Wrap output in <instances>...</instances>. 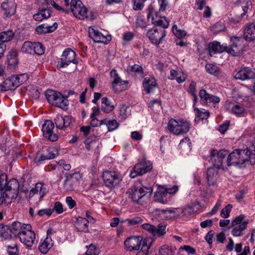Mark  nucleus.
Here are the masks:
<instances>
[{"label":"nucleus","mask_w":255,"mask_h":255,"mask_svg":"<svg viewBox=\"0 0 255 255\" xmlns=\"http://www.w3.org/2000/svg\"><path fill=\"white\" fill-rule=\"evenodd\" d=\"M173 250L166 245L161 247L159 250V255H173Z\"/></svg>","instance_id":"obj_58"},{"label":"nucleus","mask_w":255,"mask_h":255,"mask_svg":"<svg viewBox=\"0 0 255 255\" xmlns=\"http://www.w3.org/2000/svg\"><path fill=\"white\" fill-rule=\"evenodd\" d=\"M206 70L210 74L218 76L219 74V69L217 66L212 63H207L205 66Z\"/></svg>","instance_id":"obj_49"},{"label":"nucleus","mask_w":255,"mask_h":255,"mask_svg":"<svg viewBox=\"0 0 255 255\" xmlns=\"http://www.w3.org/2000/svg\"><path fill=\"white\" fill-rule=\"evenodd\" d=\"M152 168V164L150 161L143 159L134 165L129 176L131 178H133L138 175H142L150 171Z\"/></svg>","instance_id":"obj_14"},{"label":"nucleus","mask_w":255,"mask_h":255,"mask_svg":"<svg viewBox=\"0 0 255 255\" xmlns=\"http://www.w3.org/2000/svg\"><path fill=\"white\" fill-rule=\"evenodd\" d=\"M65 176L66 179L63 184L64 189L66 191H73L81 178L80 173L77 172L72 173H66Z\"/></svg>","instance_id":"obj_15"},{"label":"nucleus","mask_w":255,"mask_h":255,"mask_svg":"<svg viewBox=\"0 0 255 255\" xmlns=\"http://www.w3.org/2000/svg\"><path fill=\"white\" fill-rule=\"evenodd\" d=\"M240 2L242 4V7L244 11V12L241 14L243 17L248 12V10L252 8V3L250 0H240Z\"/></svg>","instance_id":"obj_54"},{"label":"nucleus","mask_w":255,"mask_h":255,"mask_svg":"<svg viewBox=\"0 0 255 255\" xmlns=\"http://www.w3.org/2000/svg\"><path fill=\"white\" fill-rule=\"evenodd\" d=\"M230 125V121L226 120L222 124L219 126L218 130L221 133L224 134L229 129Z\"/></svg>","instance_id":"obj_64"},{"label":"nucleus","mask_w":255,"mask_h":255,"mask_svg":"<svg viewBox=\"0 0 255 255\" xmlns=\"http://www.w3.org/2000/svg\"><path fill=\"white\" fill-rule=\"evenodd\" d=\"M51 7H39L37 13L33 15V18L37 21H41L51 15Z\"/></svg>","instance_id":"obj_27"},{"label":"nucleus","mask_w":255,"mask_h":255,"mask_svg":"<svg viewBox=\"0 0 255 255\" xmlns=\"http://www.w3.org/2000/svg\"><path fill=\"white\" fill-rule=\"evenodd\" d=\"M54 128V124L50 120H46L42 125L43 136L52 142L56 141L58 139V134L53 132Z\"/></svg>","instance_id":"obj_18"},{"label":"nucleus","mask_w":255,"mask_h":255,"mask_svg":"<svg viewBox=\"0 0 255 255\" xmlns=\"http://www.w3.org/2000/svg\"><path fill=\"white\" fill-rule=\"evenodd\" d=\"M130 71L138 74L141 79H143L145 74L143 68L139 65L134 64L130 66Z\"/></svg>","instance_id":"obj_52"},{"label":"nucleus","mask_w":255,"mask_h":255,"mask_svg":"<svg viewBox=\"0 0 255 255\" xmlns=\"http://www.w3.org/2000/svg\"><path fill=\"white\" fill-rule=\"evenodd\" d=\"M45 96L49 104L63 111L68 110L69 101L60 92L48 89L45 92Z\"/></svg>","instance_id":"obj_4"},{"label":"nucleus","mask_w":255,"mask_h":255,"mask_svg":"<svg viewBox=\"0 0 255 255\" xmlns=\"http://www.w3.org/2000/svg\"><path fill=\"white\" fill-rule=\"evenodd\" d=\"M147 0H132L133 8L135 10H141L144 6V3Z\"/></svg>","instance_id":"obj_62"},{"label":"nucleus","mask_w":255,"mask_h":255,"mask_svg":"<svg viewBox=\"0 0 255 255\" xmlns=\"http://www.w3.org/2000/svg\"><path fill=\"white\" fill-rule=\"evenodd\" d=\"M33 54H35L37 55H42L45 52V47L41 43L39 42H33Z\"/></svg>","instance_id":"obj_50"},{"label":"nucleus","mask_w":255,"mask_h":255,"mask_svg":"<svg viewBox=\"0 0 255 255\" xmlns=\"http://www.w3.org/2000/svg\"><path fill=\"white\" fill-rule=\"evenodd\" d=\"M190 127V122L186 119H180L176 121V135L187 132Z\"/></svg>","instance_id":"obj_31"},{"label":"nucleus","mask_w":255,"mask_h":255,"mask_svg":"<svg viewBox=\"0 0 255 255\" xmlns=\"http://www.w3.org/2000/svg\"><path fill=\"white\" fill-rule=\"evenodd\" d=\"M142 86L146 93L150 94L157 86L156 80L154 77H144Z\"/></svg>","instance_id":"obj_28"},{"label":"nucleus","mask_w":255,"mask_h":255,"mask_svg":"<svg viewBox=\"0 0 255 255\" xmlns=\"http://www.w3.org/2000/svg\"><path fill=\"white\" fill-rule=\"evenodd\" d=\"M199 95L203 104L215 108L217 107L221 100L219 97L207 93L204 89L200 90Z\"/></svg>","instance_id":"obj_16"},{"label":"nucleus","mask_w":255,"mask_h":255,"mask_svg":"<svg viewBox=\"0 0 255 255\" xmlns=\"http://www.w3.org/2000/svg\"><path fill=\"white\" fill-rule=\"evenodd\" d=\"M186 34L187 33L185 31L176 29V45L180 46H184L186 45V42L182 39Z\"/></svg>","instance_id":"obj_46"},{"label":"nucleus","mask_w":255,"mask_h":255,"mask_svg":"<svg viewBox=\"0 0 255 255\" xmlns=\"http://www.w3.org/2000/svg\"><path fill=\"white\" fill-rule=\"evenodd\" d=\"M226 28L222 22H217L212 27V31L215 33L225 31Z\"/></svg>","instance_id":"obj_63"},{"label":"nucleus","mask_w":255,"mask_h":255,"mask_svg":"<svg viewBox=\"0 0 255 255\" xmlns=\"http://www.w3.org/2000/svg\"><path fill=\"white\" fill-rule=\"evenodd\" d=\"M24 230L19 233L18 236L20 242L27 247H31L35 240V234L32 230L31 226L27 224L25 226Z\"/></svg>","instance_id":"obj_12"},{"label":"nucleus","mask_w":255,"mask_h":255,"mask_svg":"<svg viewBox=\"0 0 255 255\" xmlns=\"http://www.w3.org/2000/svg\"><path fill=\"white\" fill-rule=\"evenodd\" d=\"M102 176L105 185L111 189L118 186L122 180L121 174L117 172L105 171Z\"/></svg>","instance_id":"obj_9"},{"label":"nucleus","mask_w":255,"mask_h":255,"mask_svg":"<svg viewBox=\"0 0 255 255\" xmlns=\"http://www.w3.org/2000/svg\"><path fill=\"white\" fill-rule=\"evenodd\" d=\"M70 9L74 16L79 19L88 18V10L81 0H71Z\"/></svg>","instance_id":"obj_11"},{"label":"nucleus","mask_w":255,"mask_h":255,"mask_svg":"<svg viewBox=\"0 0 255 255\" xmlns=\"http://www.w3.org/2000/svg\"><path fill=\"white\" fill-rule=\"evenodd\" d=\"M217 170L214 167H209L207 172V181L209 186L214 185L219 178Z\"/></svg>","instance_id":"obj_34"},{"label":"nucleus","mask_w":255,"mask_h":255,"mask_svg":"<svg viewBox=\"0 0 255 255\" xmlns=\"http://www.w3.org/2000/svg\"><path fill=\"white\" fill-rule=\"evenodd\" d=\"M53 245L51 239L47 237L44 240H41L38 249L42 254H46Z\"/></svg>","instance_id":"obj_36"},{"label":"nucleus","mask_w":255,"mask_h":255,"mask_svg":"<svg viewBox=\"0 0 255 255\" xmlns=\"http://www.w3.org/2000/svg\"><path fill=\"white\" fill-rule=\"evenodd\" d=\"M210 116V113H197L194 121L195 124H198L201 123L203 124H207L208 119Z\"/></svg>","instance_id":"obj_44"},{"label":"nucleus","mask_w":255,"mask_h":255,"mask_svg":"<svg viewBox=\"0 0 255 255\" xmlns=\"http://www.w3.org/2000/svg\"><path fill=\"white\" fill-rule=\"evenodd\" d=\"M255 73L251 68L244 67L241 68L239 71L234 73V78L236 79L246 80L254 78Z\"/></svg>","instance_id":"obj_25"},{"label":"nucleus","mask_w":255,"mask_h":255,"mask_svg":"<svg viewBox=\"0 0 255 255\" xmlns=\"http://www.w3.org/2000/svg\"><path fill=\"white\" fill-rule=\"evenodd\" d=\"M232 208L233 205L232 204H229L227 205L221 210L220 213L221 216L224 218H228L230 216Z\"/></svg>","instance_id":"obj_57"},{"label":"nucleus","mask_w":255,"mask_h":255,"mask_svg":"<svg viewBox=\"0 0 255 255\" xmlns=\"http://www.w3.org/2000/svg\"><path fill=\"white\" fill-rule=\"evenodd\" d=\"M104 124H106L108 127L109 131H113L119 127V124L115 120H109L107 121L106 120H104Z\"/></svg>","instance_id":"obj_56"},{"label":"nucleus","mask_w":255,"mask_h":255,"mask_svg":"<svg viewBox=\"0 0 255 255\" xmlns=\"http://www.w3.org/2000/svg\"><path fill=\"white\" fill-rule=\"evenodd\" d=\"M244 39L248 42L255 41V23L246 25L244 29Z\"/></svg>","instance_id":"obj_29"},{"label":"nucleus","mask_w":255,"mask_h":255,"mask_svg":"<svg viewBox=\"0 0 255 255\" xmlns=\"http://www.w3.org/2000/svg\"><path fill=\"white\" fill-rule=\"evenodd\" d=\"M99 249L93 244H91L85 253V255H98Z\"/></svg>","instance_id":"obj_60"},{"label":"nucleus","mask_w":255,"mask_h":255,"mask_svg":"<svg viewBox=\"0 0 255 255\" xmlns=\"http://www.w3.org/2000/svg\"><path fill=\"white\" fill-rule=\"evenodd\" d=\"M193 214L199 213L202 211V209L203 208V205L199 201H196L192 202L189 205Z\"/></svg>","instance_id":"obj_53"},{"label":"nucleus","mask_w":255,"mask_h":255,"mask_svg":"<svg viewBox=\"0 0 255 255\" xmlns=\"http://www.w3.org/2000/svg\"><path fill=\"white\" fill-rule=\"evenodd\" d=\"M33 42L27 41L24 42L21 48V51L23 53L33 54Z\"/></svg>","instance_id":"obj_47"},{"label":"nucleus","mask_w":255,"mask_h":255,"mask_svg":"<svg viewBox=\"0 0 255 255\" xmlns=\"http://www.w3.org/2000/svg\"><path fill=\"white\" fill-rule=\"evenodd\" d=\"M21 76H22V75L12 76L10 78L6 79V80L10 81L9 86H10V87H11V90L14 89L18 87L23 83V80H20Z\"/></svg>","instance_id":"obj_45"},{"label":"nucleus","mask_w":255,"mask_h":255,"mask_svg":"<svg viewBox=\"0 0 255 255\" xmlns=\"http://www.w3.org/2000/svg\"><path fill=\"white\" fill-rule=\"evenodd\" d=\"M100 113H92L91 115V118L92 119L91 121V126L93 127H98L104 124V120L99 121L96 118V116Z\"/></svg>","instance_id":"obj_55"},{"label":"nucleus","mask_w":255,"mask_h":255,"mask_svg":"<svg viewBox=\"0 0 255 255\" xmlns=\"http://www.w3.org/2000/svg\"><path fill=\"white\" fill-rule=\"evenodd\" d=\"M225 109L229 112H244V107L239 104L227 101L225 104Z\"/></svg>","instance_id":"obj_37"},{"label":"nucleus","mask_w":255,"mask_h":255,"mask_svg":"<svg viewBox=\"0 0 255 255\" xmlns=\"http://www.w3.org/2000/svg\"><path fill=\"white\" fill-rule=\"evenodd\" d=\"M159 5V11H156L155 6L151 4L147 9V18L148 20L151 19V22L155 26L148 30L146 36L151 43L155 45H159L162 43L164 37L166 35V31L165 30L169 26V21L164 16H161L160 12L164 11L168 6L167 0H158Z\"/></svg>","instance_id":"obj_1"},{"label":"nucleus","mask_w":255,"mask_h":255,"mask_svg":"<svg viewBox=\"0 0 255 255\" xmlns=\"http://www.w3.org/2000/svg\"><path fill=\"white\" fill-rule=\"evenodd\" d=\"M175 193V186L172 189H159L154 193V201L162 204H166L171 194Z\"/></svg>","instance_id":"obj_17"},{"label":"nucleus","mask_w":255,"mask_h":255,"mask_svg":"<svg viewBox=\"0 0 255 255\" xmlns=\"http://www.w3.org/2000/svg\"><path fill=\"white\" fill-rule=\"evenodd\" d=\"M89 220H87L86 218L79 217L77 218L75 224V227L78 231L88 233Z\"/></svg>","instance_id":"obj_35"},{"label":"nucleus","mask_w":255,"mask_h":255,"mask_svg":"<svg viewBox=\"0 0 255 255\" xmlns=\"http://www.w3.org/2000/svg\"><path fill=\"white\" fill-rule=\"evenodd\" d=\"M129 198L135 203H139L143 198L149 197L152 192L151 188L133 186L128 190Z\"/></svg>","instance_id":"obj_6"},{"label":"nucleus","mask_w":255,"mask_h":255,"mask_svg":"<svg viewBox=\"0 0 255 255\" xmlns=\"http://www.w3.org/2000/svg\"><path fill=\"white\" fill-rule=\"evenodd\" d=\"M0 186L3 187L4 189H7L19 193V184L18 181L12 178L7 181V175L2 173L0 175Z\"/></svg>","instance_id":"obj_20"},{"label":"nucleus","mask_w":255,"mask_h":255,"mask_svg":"<svg viewBox=\"0 0 255 255\" xmlns=\"http://www.w3.org/2000/svg\"><path fill=\"white\" fill-rule=\"evenodd\" d=\"M4 196L1 199L2 200L0 201V205L4 204L7 206L14 201L19 193L7 189H4Z\"/></svg>","instance_id":"obj_26"},{"label":"nucleus","mask_w":255,"mask_h":255,"mask_svg":"<svg viewBox=\"0 0 255 255\" xmlns=\"http://www.w3.org/2000/svg\"><path fill=\"white\" fill-rule=\"evenodd\" d=\"M180 213L179 216L186 217H188L193 214L189 205L185 206L182 208H176V213Z\"/></svg>","instance_id":"obj_48"},{"label":"nucleus","mask_w":255,"mask_h":255,"mask_svg":"<svg viewBox=\"0 0 255 255\" xmlns=\"http://www.w3.org/2000/svg\"><path fill=\"white\" fill-rule=\"evenodd\" d=\"M230 46L227 48L228 53L234 56H240L244 53L245 46L241 37L232 36L230 37Z\"/></svg>","instance_id":"obj_7"},{"label":"nucleus","mask_w":255,"mask_h":255,"mask_svg":"<svg viewBox=\"0 0 255 255\" xmlns=\"http://www.w3.org/2000/svg\"><path fill=\"white\" fill-rule=\"evenodd\" d=\"M59 155L58 149L55 147H49L45 151H38L34 158V162L37 164L46 160L54 159Z\"/></svg>","instance_id":"obj_13"},{"label":"nucleus","mask_w":255,"mask_h":255,"mask_svg":"<svg viewBox=\"0 0 255 255\" xmlns=\"http://www.w3.org/2000/svg\"><path fill=\"white\" fill-rule=\"evenodd\" d=\"M196 84L195 82L192 81L191 82L189 89H188V92L190 93L193 98V101L195 103V102H197V97L196 94Z\"/></svg>","instance_id":"obj_59"},{"label":"nucleus","mask_w":255,"mask_h":255,"mask_svg":"<svg viewBox=\"0 0 255 255\" xmlns=\"http://www.w3.org/2000/svg\"><path fill=\"white\" fill-rule=\"evenodd\" d=\"M151 238H142L141 237L132 236L126 239L124 242L125 248L128 251H138L146 255L152 244Z\"/></svg>","instance_id":"obj_3"},{"label":"nucleus","mask_w":255,"mask_h":255,"mask_svg":"<svg viewBox=\"0 0 255 255\" xmlns=\"http://www.w3.org/2000/svg\"><path fill=\"white\" fill-rule=\"evenodd\" d=\"M77 65L79 61L76 58V53L70 48H66L63 52L61 57L58 58L57 62V68L60 69L66 68L71 63Z\"/></svg>","instance_id":"obj_5"},{"label":"nucleus","mask_w":255,"mask_h":255,"mask_svg":"<svg viewBox=\"0 0 255 255\" xmlns=\"http://www.w3.org/2000/svg\"><path fill=\"white\" fill-rule=\"evenodd\" d=\"M58 28V23L55 22L50 25L47 23H43L35 28V31L38 34H46L54 32Z\"/></svg>","instance_id":"obj_33"},{"label":"nucleus","mask_w":255,"mask_h":255,"mask_svg":"<svg viewBox=\"0 0 255 255\" xmlns=\"http://www.w3.org/2000/svg\"><path fill=\"white\" fill-rule=\"evenodd\" d=\"M46 188L44 187L43 184L38 182L35 184V188L32 189L30 194H39L40 198H42L45 194Z\"/></svg>","instance_id":"obj_43"},{"label":"nucleus","mask_w":255,"mask_h":255,"mask_svg":"<svg viewBox=\"0 0 255 255\" xmlns=\"http://www.w3.org/2000/svg\"><path fill=\"white\" fill-rule=\"evenodd\" d=\"M115 108L112 101L107 97H103L101 100V109L103 112H112Z\"/></svg>","instance_id":"obj_40"},{"label":"nucleus","mask_w":255,"mask_h":255,"mask_svg":"<svg viewBox=\"0 0 255 255\" xmlns=\"http://www.w3.org/2000/svg\"><path fill=\"white\" fill-rule=\"evenodd\" d=\"M74 122L71 116H62L58 115L54 119V124L57 128L64 131L69 130V127Z\"/></svg>","instance_id":"obj_19"},{"label":"nucleus","mask_w":255,"mask_h":255,"mask_svg":"<svg viewBox=\"0 0 255 255\" xmlns=\"http://www.w3.org/2000/svg\"><path fill=\"white\" fill-rule=\"evenodd\" d=\"M89 36L95 43H104L107 44L111 40V36H105L99 30L92 28L89 30Z\"/></svg>","instance_id":"obj_23"},{"label":"nucleus","mask_w":255,"mask_h":255,"mask_svg":"<svg viewBox=\"0 0 255 255\" xmlns=\"http://www.w3.org/2000/svg\"><path fill=\"white\" fill-rule=\"evenodd\" d=\"M14 35V32L8 30L0 33V58L2 56L6 49L5 43L10 41Z\"/></svg>","instance_id":"obj_22"},{"label":"nucleus","mask_w":255,"mask_h":255,"mask_svg":"<svg viewBox=\"0 0 255 255\" xmlns=\"http://www.w3.org/2000/svg\"><path fill=\"white\" fill-rule=\"evenodd\" d=\"M26 225L27 224H22L18 221L13 222L11 226H9L12 231V235L17 234L18 236H19V233L24 230L23 229L25 228Z\"/></svg>","instance_id":"obj_42"},{"label":"nucleus","mask_w":255,"mask_h":255,"mask_svg":"<svg viewBox=\"0 0 255 255\" xmlns=\"http://www.w3.org/2000/svg\"><path fill=\"white\" fill-rule=\"evenodd\" d=\"M1 7L4 11V15L7 17H11L15 12L16 7L13 4L9 6L7 2H3Z\"/></svg>","instance_id":"obj_41"},{"label":"nucleus","mask_w":255,"mask_h":255,"mask_svg":"<svg viewBox=\"0 0 255 255\" xmlns=\"http://www.w3.org/2000/svg\"><path fill=\"white\" fill-rule=\"evenodd\" d=\"M149 108L151 111H159L162 109L161 101L158 99L151 100L149 104Z\"/></svg>","instance_id":"obj_51"},{"label":"nucleus","mask_w":255,"mask_h":255,"mask_svg":"<svg viewBox=\"0 0 255 255\" xmlns=\"http://www.w3.org/2000/svg\"><path fill=\"white\" fill-rule=\"evenodd\" d=\"M155 211L158 212L159 214L163 215V218H170L171 217V214H174V211L173 210H160L159 209H155Z\"/></svg>","instance_id":"obj_61"},{"label":"nucleus","mask_w":255,"mask_h":255,"mask_svg":"<svg viewBox=\"0 0 255 255\" xmlns=\"http://www.w3.org/2000/svg\"><path fill=\"white\" fill-rule=\"evenodd\" d=\"M110 77L113 78V81L112 82V87L114 91H117L116 90V87L117 86L122 87V89L124 90L127 89L128 81L122 80L116 69H113L111 71Z\"/></svg>","instance_id":"obj_24"},{"label":"nucleus","mask_w":255,"mask_h":255,"mask_svg":"<svg viewBox=\"0 0 255 255\" xmlns=\"http://www.w3.org/2000/svg\"><path fill=\"white\" fill-rule=\"evenodd\" d=\"M246 162H249L251 165L255 164V153L248 148L234 150L229 154L227 161L228 166L241 165Z\"/></svg>","instance_id":"obj_2"},{"label":"nucleus","mask_w":255,"mask_h":255,"mask_svg":"<svg viewBox=\"0 0 255 255\" xmlns=\"http://www.w3.org/2000/svg\"><path fill=\"white\" fill-rule=\"evenodd\" d=\"M227 45L226 44L221 45L219 42L214 41L210 43L208 45L209 53L211 56H212L217 53H222L224 51L227 52Z\"/></svg>","instance_id":"obj_30"},{"label":"nucleus","mask_w":255,"mask_h":255,"mask_svg":"<svg viewBox=\"0 0 255 255\" xmlns=\"http://www.w3.org/2000/svg\"><path fill=\"white\" fill-rule=\"evenodd\" d=\"M228 153L227 150L212 149L210 152V161L213 165V167L217 169L225 170L223 161Z\"/></svg>","instance_id":"obj_8"},{"label":"nucleus","mask_w":255,"mask_h":255,"mask_svg":"<svg viewBox=\"0 0 255 255\" xmlns=\"http://www.w3.org/2000/svg\"><path fill=\"white\" fill-rule=\"evenodd\" d=\"M97 136L93 135L86 138L84 141L86 149L88 151H91L95 146L98 147L97 144Z\"/></svg>","instance_id":"obj_39"},{"label":"nucleus","mask_w":255,"mask_h":255,"mask_svg":"<svg viewBox=\"0 0 255 255\" xmlns=\"http://www.w3.org/2000/svg\"><path fill=\"white\" fill-rule=\"evenodd\" d=\"M0 236L5 240L12 239V231L10 227L3 223L0 224Z\"/></svg>","instance_id":"obj_38"},{"label":"nucleus","mask_w":255,"mask_h":255,"mask_svg":"<svg viewBox=\"0 0 255 255\" xmlns=\"http://www.w3.org/2000/svg\"><path fill=\"white\" fill-rule=\"evenodd\" d=\"M191 142L189 137H185L180 140L178 150L182 155H187L191 150Z\"/></svg>","instance_id":"obj_32"},{"label":"nucleus","mask_w":255,"mask_h":255,"mask_svg":"<svg viewBox=\"0 0 255 255\" xmlns=\"http://www.w3.org/2000/svg\"><path fill=\"white\" fill-rule=\"evenodd\" d=\"M249 220L245 219L243 214L237 216L232 221V224L233 228L232 230V234L234 237H240L242 235L243 231L247 229Z\"/></svg>","instance_id":"obj_10"},{"label":"nucleus","mask_w":255,"mask_h":255,"mask_svg":"<svg viewBox=\"0 0 255 255\" xmlns=\"http://www.w3.org/2000/svg\"><path fill=\"white\" fill-rule=\"evenodd\" d=\"M142 228L149 232L154 237H160L166 234V226L163 223H160L157 227L149 224H143L142 225Z\"/></svg>","instance_id":"obj_21"}]
</instances>
